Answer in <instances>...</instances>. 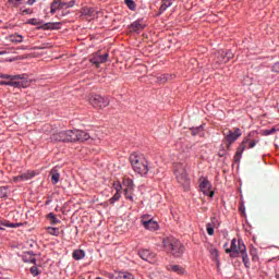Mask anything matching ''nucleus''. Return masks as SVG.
<instances>
[{"instance_id": "f257e3e1", "label": "nucleus", "mask_w": 279, "mask_h": 279, "mask_svg": "<svg viewBox=\"0 0 279 279\" xmlns=\"http://www.w3.org/2000/svg\"><path fill=\"white\" fill-rule=\"evenodd\" d=\"M130 162L133 171L140 175H147L149 173V161L143 154L133 153L130 156Z\"/></svg>"}, {"instance_id": "f03ea898", "label": "nucleus", "mask_w": 279, "mask_h": 279, "mask_svg": "<svg viewBox=\"0 0 279 279\" xmlns=\"http://www.w3.org/2000/svg\"><path fill=\"white\" fill-rule=\"evenodd\" d=\"M173 173L178 184L183 186L184 191H189L191 186V178H189V172H186V163L179 162L173 166Z\"/></svg>"}, {"instance_id": "7ed1b4c3", "label": "nucleus", "mask_w": 279, "mask_h": 279, "mask_svg": "<svg viewBox=\"0 0 279 279\" xmlns=\"http://www.w3.org/2000/svg\"><path fill=\"white\" fill-rule=\"evenodd\" d=\"M163 247L168 254H171L175 258H180L184 254V244L173 236L163 239Z\"/></svg>"}, {"instance_id": "20e7f679", "label": "nucleus", "mask_w": 279, "mask_h": 279, "mask_svg": "<svg viewBox=\"0 0 279 279\" xmlns=\"http://www.w3.org/2000/svg\"><path fill=\"white\" fill-rule=\"evenodd\" d=\"M225 136V143L227 144V149L230 150V147H232L233 143H236L239 138L242 136L241 129L235 128L233 131L232 130H225L222 132Z\"/></svg>"}, {"instance_id": "39448f33", "label": "nucleus", "mask_w": 279, "mask_h": 279, "mask_svg": "<svg viewBox=\"0 0 279 279\" xmlns=\"http://www.w3.org/2000/svg\"><path fill=\"white\" fill-rule=\"evenodd\" d=\"M89 104L94 108L101 110V109L108 108V106H110V98L104 97L101 95H92L89 97Z\"/></svg>"}, {"instance_id": "423d86ee", "label": "nucleus", "mask_w": 279, "mask_h": 279, "mask_svg": "<svg viewBox=\"0 0 279 279\" xmlns=\"http://www.w3.org/2000/svg\"><path fill=\"white\" fill-rule=\"evenodd\" d=\"M241 245H245L243 240H238L236 242V239H233L230 248H226V254H230L231 258H236L241 254Z\"/></svg>"}, {"instance_id": "0eeeda50", "label": "nucleus", "mask_w": 279, "mask_h": 279, "mask_svg": "<svg viewBox=\"0 0 279 279\" xmlns=\"http://www.w3.org/2000/svg\"><path fill=\"white\" fill-rule=\"evenodd\" d=\"M138 256L141 257L142 260H146L147 263H150V265L156 264V262L158 260L156 253L149 250L140 251Z\"/></svg>"}, {"instance_id": "6e6552de", "label": "nucleus", "mask_w": 279, "mask_h": 279, "mask_svg": "<svg viewBox=\"0 0 279 279\" xmlns=\"http://www.w3.org/2000/svg\"><path fill=\"white\" fill-rule=\"evenodd\" d=\"M108 58H110V54L108 52L105 54H101V51H98L93 54L89 61L92 64L99 66V64H105V62H108Z\"/></svg>"}, {"instance_id": "1a4fd4ad", "label": "nucleus", "mask_w": 279, "mask_h": 279, "mask_svg": "<svg viewBox=\"0 0 279 279\" xmlns=\"http://www.w3.org/2000/svg\"><path fill=\"white\" fill-rule=\"evenodd\" d=\"M232 58H234V53L232 52V50H228V51L220 50L218 51V54H217V62H219V64H226L227 62H230Z\"/></svg>"}, {"instance_id": "9d476101", "label": "nucleus", "mask_w": 279, "mask_h": 279, "mask_svg": "<svg viewBox=\"0 0 279 279\" xmlns=\"http://www.w3.org/2000/svg\"><path fill=\"white\" fill-rule=\"evenodd\" d=\"M250 142V137H244L240 146L238 147L235 155L233 157L234 162H241V158L243 156V151L247 149V143Z\"/></svg>"}, {"instance_id": "9b49d317", "label": "nucleus", "mask_w": 279, "mask_h": 279, "mask_svg": "<svg viewBox=\"0 0 279 279\" xmlns=\"http://www.w3.org/2000/svg\"><path fill=\"white\" fill-rule=\"evenodd\" d=\"M199 189L204 195H208V197H215V192L210 191L211 184L208 179H199Z\"/></svg>"}, {"instance_id": "f8f14e48", "label": "nucleus", "mask_w": 279, "mask_h": 279, "mask_svg": "<svg viewBox=\"0 0 279 279\" xmlns=\"http://www.w3.org/2000/svg\"><path fill=\"white\" fill-rule=\"evenodd\" d=\"M36 172L34 170H28L17 177L13 178V182H27V180H32V178H35Z\"/></svg>"}, {"instance_id": "ddd939ff", "label": "nucleus", "mask_w": 279, "mask_h": 279, "mask_svg": "<svg viewBox=\"0 0 279 279\" xmlns=\"http://www.w3.org/2000/svg\"><path fill=\"white\" fill-rule=\"evenodd\" d=\"M141 221L146 230H150L151 232L158 230V222L156 220H147V217H142Z\"/></svg>"}, {"instance_id": "4468645a", "label": "nucleus", "mask_w": 279, "mask_h": 279, "mask_svg": "<svg viewBox=\"0 0 279 279\" xmlns=\"http://www.w3.org/2000/svg\"><path fill=\"white\" fill-rule=\"evenodd\" d=\"M240 254L242 256V263H244V267L246 269H250L252 267V264L250 263V256L247 255V247L243 244L240 246Z\"/></svg>"}, {"instance_id": "2eb2a0df", "label": "nucleus", "mask_w": 279, "mask_h": 279, "mask_svg": "<svg viewBox=\"0 0 279 279\" xmlns=\"http://www.w3.org/2000/svg\"><path fill=\"white\" fill-rule=\"evenodd\" d=\"M51 141L69 143V131H61L51 135Z\"/></svg>"}, {"instance_id": "dca6fc26", "label": "nucleus", "mask_w": 279, "mask_h": 279, "mask_svg": "<svg viewBox=\"0 0 279 279\" xmlns=\"http://www.w3.org/2000/svg\"><path fill=\"white\" fill-rule=\"evenodd\" d=\"M168 271H173V274H178V276H186V269L180 265H168Z\"/></svg>"}, {"instance_id": "f3484780", "label": "nucleus", "mask_w": 279, "mask_h": 279, "mask_svg": "<svg viewBox=\"0 0 279 279\" xmlns=\"http://www.w3.org/2000/svg\"><path fill=\"white\" fill-rule=\"evenodd\" d=\"M58 10H64V3L62 0H54L50 4V14H56Z\"/></svg>"}, {"instance_id": "a211bd4d", "label": "nucleus", "mask_w": 279, "mask_h": 279, "mask_svg": "<svg viewBox=\"0 0 279 279\" xmlns=\"http://www.w3.org/2000/svg\"><path fill=\"white\" fill-rule=\"evenodd\" d=\"M60 25H61L60 22H54V23L48 22V23H45V24H41L40 26H38L37 29H44V31L60 29Z\"/></svg>"}, {"instance_id": "6ab92c4d", "label": "nucleus", "mask_w": 279, "mask_h": 279, "mask_svg": "<svg viewBox=\"0 0 279 279\" xmlns=\"http://www.w3.org/2000/svg\"><path fill=\"white\" fill-rule=\"evenodd\" d=\"M128 187L124 189V195L126 199H130V202H134V196H132V186H134V182L132 180L128 179Z\"/></svg>"}, {"instance_id": "aec40b11", "label": "nucleus", "mask_w": 279, "mask_h": 279, "mask_svg": "<svg viewBox=\"0 0 279 279\" xmlns=\"http://www.w3.org/2000/svg\"><path fill=\"white\" fill-rule=\"evenodd\" d=\"M9 86H13L14 88H27L29 86V82L27 81H19L15 82L14 80L9 81Z\"/></svg>"}, {"instance_id": "412c9836", "label": "nucleus", "mask_w": 279, "mask_h": 279, "mask_svg": "<svg viewBox=\"0 0 279 279\" xmlns=\"http://www.w3.org/2000/svg\"><path fill=\"white\" fill-rule=\"evenodd\" d=\"M50 178H51L52 184H58V182H60V172L58 171L57 168H53L50 171Z\"/></svg>"}, {"instance_id": "4be33fe9", "label": "nucleus", "mask_w": 279, "mask_h": 279, "mask_svg": "<svg viewBox=\"0 0 279 279\" xmlns=\"http://www.w3.org/2000/svg\"><path fill=\"white\" fill-rule=\"evenodd\" d=\"M173 5V1L172 0H161V5L159 8V12H167L168 8H171Z\"/></svg>"}, {"instance_id": "5701e85b", "label": "nucleus", "mask_w": 279, "mask_h": 279, "mask_svg": "<svg viewBox=\"0 0 279 279\" xmlns=\"http://www.w3.org/2000/svg\"><path fill=\"white\" fill-rule=\"evenodd\" d=\"M0 80H26V75H8L0 73Z\"/></svg>"}, {"instance_id": "b1692460", "label": "nucleus", "mask_w": 279, "mask_h": 279, "mask_svg": "<svg viewBox=\"0 0 279 279\" xmlns=\"http://www.w3.org/2000/svg\"><path fill=\"white\" fill-rule=\"evenodd\" d=\"M47 219L48 221H50L51 226H58V223H62V221H60V219H58V217L53 213H49L47 215Z\"/></svg>"}, {"instance_id": "393cba45", "label": "nucleus", "mask_w": 279, "mask_h": 279, "mask_svg": "<svg viewBox=\"0 0 279 279\" xmlns=\"http://www.w3.org/2000/svg\"><path fill=\"white\" fill-rule=\"evenodd\" d=\"M77 141V130L68 131V143H75Z\"/></svg>"}, {"instance_id": "a878e982", "label": "nucleus", "mask_w": 279, "mask_h": 279, "mask_svg": "<svg viewBox=\"0 0 279 279\" xmlns=\"http://www.w3.org/2000/svg\"><path fill=\"white\" fill-rule=\"evenodd\" d=\"M90 135L87 132L77 130V141L84 143V141H88Z\"/></svg>"}, {"instance_id": "bb28decb", "label": "nucleus", "mask_w": 279, "mask_h": 279, "mask_svg": "<svg viewBox=\"0 0 279 279\" xmlns=\"http://www.w3.org/2000/svg\"><path fill=\"white\" fill-rule=\"evenodd\" d=\"M211 260H215V263H219V251L216 247L209 248Z\"/></svg>"}, {"instance_id": "cd10ccee", "label": "nucleus", "mask_w": 279, "mask_h": 279, "mask_svg": "<svg viewBox=\"0 0 279 279\" xmlns=\"http://www.w3.org/2000/svg\"><path fill=\"white\" fill-rule=\"evenodd\" d=\"M82 16H93L95 14V9L85 7L81 10Z\"/></svg>"}, {"instance_id": "c85d7f7f", "label": "nucleus", "mask_w": 279, "mask_h": 279, "mask_svg": "<svg viewBox=\"0 0 279 279\" xmlns=\"http://www.w3.org/2000/svg\"><path fill=\"white\" fill-rule=\"evenodd\" d=\"M145 25L138 20L131 24L132 32H140V29H144Z\"/></svg>"}, {"instance_id": "c756f323", "label": "nucleus", "mask_w": 279, "mask_h": 279, "mask_svg": "<svg viewBox=\"0 0 279 279\" xmlns=\"http://www.w3.org/2000/svg\"><path fill=\"white\" fill-rule=\"evenodd\" d=\"M84 256H86V253L82 250H76L72 253V257L74 258V260H82Z\"/></svg>"}, {"instance_id": "7c9ffc66", "label": "nucleus", "mask_w": 279, "mask_h": 279, "mask_svg": "<svg viewBox=\"0 0 279 279\" xmlns=\"http://www.w3.org/2000/svg\"><path fill=\"white\" fill-rule=\"evenodd\" d=\"M48 234H51L52 236H60V229L56 227H48L47 228Z\"/></svg>"}, {"instance_id": "2f4dec72", "label": "nucleus", "mask_w": 279, "mask_h": 279, "mask_svg": "<svg viewBox=\"0 0 279 279\" xmlns=\"http://www.w3.org/2000/svg\"><path fill=\"white\" fill-rule=\"evenodd\" d=\"M124 3L132 12L136 11V2H134V0H124Z\"/></svg>"}, {"instance_id": "473e14b6", "label": "nucleus", "mask_w": 279, "mask_h": 279, "mask_svg": "<svg viewBox=\"0 0 279 279\" xmlns=\"http://www.w3.org/2000/svg\"><path fill=\"white\" fill-rule=\"evenodd\" d=\"M119 189H121L120 184H118V186L116 187L117 193L111 198V204H114V202L121 199V193H119Z\"/></svg>"}, {"instance_id": "72a5a7b5", "label": "nucleus", "mask_w": 279, "mask_h": 279, "mask_svg": "<svg viewBox=\"0 0 279 279\" xmlns=\"http://www.w3.org/2000/svg\"><path fill=\"white\" fill-rule=\"evenodd\" d=\"M11 43H23V37L19 34L10 36Z\"/></svg>"}, {"instance_id": "f704fd0d", "label": "nucleus", "mask_w": 279, "mask_h": 279, "mask_svg": "<svg viewBox=\"0 0 279 279\" xmlns=\"http://www.w3.org/2000/svg\"><path fill=\"white\" fill-rule=\"evenodd\" d=\"M117 279H134V275L130 272H121Z\"/></svg>"}, {"instance_id": "c9c22d12", "label": "nucleus", "mask_w": 279, "mask_h": 279, "mask_svg": "<svg viewBox=\"0 0 279 279\" xmlns=\"http://www.w3.org/2000/svg\"><path fill=\"white\" fill-rule=\"evenodd\" d=\"M1 225L5 228H19L21 226V223H10L8 220L2 221Z\"/></svg>"}, {"instance_id": "e433bc0d", "label": "nucleus", "mask_w": 279, "mask_h": 279, "mask_svg": "<svg viewBox=\"0 0 279 279\" xmlns=\"http://www.w3.org/2000/svg\"><path fill=\"white\" fill-rule=\"evenodd\" d=\"M27 24L28 25H43V21L34 17V19H29L27 21Z\"/></svg>"}, {"instance_id": "4c0bfd02", "label": "nucleus", "mask_w": 279, "mask_h": 279, "mask_svg": "<svg viewBox=\"0 0 279 279\" xmlns=\"http://www.w3.org/2000/svg\"><path fill=\"white\" fill-rule=\"evenodd\" d=\"M202 132H204V126L203 125L197 126L195 129H192L193 136H197V134H202Z\"/></svg>"}, {"instance_id": "58836bf2", "label": "nucleus", "mask_w": 279, "mask_h": 279, "mask_svg": "<svg viewBox=\"0 0 279 279\" xmlns=\"http://www.w3.org/2000/svg\"><path fill=\"white\" fill-rule=\"evenodd\" d=\"M258 143V141L256 140H251L248 137V142L246 143V145H248V149H254V147H256V144Z\"/></svg>"}, {"instance_id": "ea45409f", "label": "nucleus", "mask_w": 279, "mask_h": 279, "mask_svg": "<svg viewBox=\"0 0 279 279\" xmlns=\"http://www.w3.org/2000/svg\"><path fill=\"white\" fill-rule=\"evenodd\" d=\"M206 230H207V234H209V236H213V234H215V229L213 228V225L207 223Z\"/></svg>"}, {"instance_id": "a19ab883", "label": "nucleus", "mask_w": 279, "mask_h": 279, "mask_svg": "<svg viewBox=\"0 0 279 279\" xmlns=\"http://www.w3.org/2000/svg\"><path fill=\"white\" fill-rule=\"evenodd\" d=\"M271 134H276V129L265 130L263 131V136H271Z\"/></svg>"}, {"instance_id": "79ce46f5", "label": "nucleus", "mask_w": 279, "mask_h": 279, "mask_svg": "<svg viewBox=\"0 0 279 279\" xmlns=\"http://www.w3.org/2000/svg\"><path fill=\"white\" fill-rule=\"evenodd\" d=\"M157 80H158L159 84H165V82H167V80H169V75L162 74Z\"/></svg>"}, {"instance_id": "37998d69", "label": "nucleus", "mask_w": 279, "mask_h": 279, "mask_svg": "<svg viewBox=\"0 0 279 279\" xmlns=\"http://www.w3.org/2000/svg\"><path fill=\"white\" fill-rule=\"evenodd\" d=\"M21 1H23V0H9V3H10L13 8H19V5H21Z\"/></svg>"}, {"instance_id": "c03bdc74", "label": "nucleus", "mask_w": 279, "mask_h": 279, "mask_svg": "<svg viewBox=\"0 0 279 279\" xmlns=\"http://www.w3.org/2000/svg\"><path fill=\"white\" fill-rule=\"evenodd\" d=\"M0 197H8V189L1 186L0 187Z\"/></svg>"}, {"instance_id": "a18cd8bd", "label": "nucleus", "mask_w": 279, "mask_h": 279, "mask_svg": "<svg viewBox=\"0 0 279 279\" xmlns=\"http://www.w3.org/2000/svg\"><path fill=\"white\" fill-rule=\"evenodd\" d=\"M64 8H73L75 5V0H71L70 2H63Z\"/></svg>"}, {"instance_id": "49530a36", "label": "nucleus", "mask_w": 279, "mask_h": 279, "mask_svg": "<svg viewBox=\"0 0 279 279\" xmlns=\"http://www.w3.org/2000/svg\"><path fill=\"white\" fill-rule=\"evenodd\" d=\"M31 274H32L33 276H38V268L32 267V268H31Z\"/></svg>"}, {"instance_id": "de8ad7c7", "label": "nucleus", "mask_w": 279, "mask_h": 279, "mask_svg": "<svg viewBox=\"0 0 279 279\" xmlns=\"http://www.w3.org/2000/svg\"><path fill=\"white\" fill-rule=\"evenodd\" d=\"M251 255L253 256L254 263H256V260H258V255H256V251H252Z\"/></svg>"}, {"instance_id": "09e8293b", "label": "nucleus", "mask_w": 279, "mask_h": 279, "mask_svg": "<svg viewBox=\"0 0 279 279\" xmlns=\"http://www.w3.org/2000/svg\"><path fill=\"white\" fill-rule=\"evenodd\" d=\"M34 11H32V9H25L22 11V15L24 16V14H33Z\"/></svg>"}, {"instance_id": "8fccbe9b", "label": "nucleus", "mask_w": 279, "mask_h": 279, "mask_svg": "<svg viewBox=\"0 0 279 279\" xmlns=\"http://www.w3.org/2000/svg\"><path fill=\"white\" fill-rule=\"evenodd\" d=\"M272 71H274L275 73H279V63H275V64H274Z\"/></svg>"}, {"instance_id": "3c124183", "label": "nucleus", "mask_w": 279, "mask_h": 279, "mask_svg": "<svg viewBox=\"0 0 279 279\" xmlns=\"http://www.w3.org/2000/svg\"><path fill=\"white\" fill-rule=\"evenodd\" d=\"M10 82L0 81V86H9Z\"/></svg>"}, {"instance_id": "603ef678", "label": "nucleus", "mask_w": 279, "mask_h": 279, "mask_svg": "<svg viewBox=\"0 0 279 279\" xmlns=\"http://www.w3.org/2000/svg\"><path fill=\"white\" fill-rule=\"evenodd\" d=\"M27 5H34V3H36V0H27Z\"/></svg>"}, {"instance_id": "864d4df0", "label": "nucleus", "mask_w": 279, "mask_h": 279, "mask_svg": "<svg viewBox=\"0 0 279 279\" xmlns=\"http://www.w3.org/2000/svg\"><path fill=\"white\" fill-rule=\"evenodd\" d=\"M218 156H219L220 158H223V153L219 151Z\"/></svg>"}, {"instance_id": "5fc2aeb1", "label": "nucleus", "mask_w": 279, "mask_h": 279, "mask_svg": "<svg viewBox=\"0 0 279 279\" xmlns=\"http://www.w3.org/2000/svg\"><path fill=\"white\" fill-rule=\"evenodd\" d=\"M146 217V221L153 220L151 218H149V216H143Z\"/></svg>"}, {"instance_id": "6e6d98bb", "label": "nucleus", "mask_w": 279, "mask_h": 279, "mask_svg": "<svg viewBox=\"0 0 279 279\" xmlns=\"http://www.w3.org/2000/svg\"><path fill=\"white\" fill-rule=\"evenodd\" d=\"M0 56H3V52H0Z\"/></svg>"}]
</instances>
